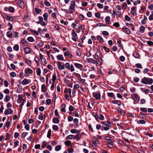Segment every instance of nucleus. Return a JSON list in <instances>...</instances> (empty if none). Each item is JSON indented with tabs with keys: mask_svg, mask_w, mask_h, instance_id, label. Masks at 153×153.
Returning a JSON list of instances; mask_svg holds the SVG:
<instances>
[{
	"mask_svg": "<svg viewBox=\"0 0 153 153\" xmlns=\"http://www.w3.org/2000/svg\"><path fill=\"white\" fill-rule=\"evenodd\" d=\"M141 82L144 84H152L153 80L151 78L144 77L142 79Z\"/></svg>",
	"mask_w": 153,
	"mask_h": 153,
	"instance_id": "1",
	"label": "nucleus"
},
{
	"mask_svg": "<svg viewBox=\"0 0 153 153\" xmlns=\"http://www.w3.org/2000/svg\"><path fill=\"white\" fill-rule=\"evenodd\" d=\"M72 39L74 41L76 42L78 39V37L76 33H75V31L74 30H72Z\"/></svg>",
	"mask_w": 153,
	"mask_h": 153,
	"instance_id": "2",
	"label": "nucleus"
},
{
	"mask_svg": "<svg viewBox=\"0 0 153 153\" xmlns=\"http://www.w3.org/2000/svg\"><path fill=\"white\" fill-rule=\"evenodd\" d=\"M57 64L58 65V68L59 70H61L65 68V65L63 64L62 65V62L58 61Z\"/></svg>",
	"mask_w": 153,
	"mask_h": 153,
	"instance_id": "3",
	"label": "nucleus"
},
{
	"mask_svg": "<svg viewBox=\"0 0 153 153\" xmlns=\"http://www.w3.org/2000/svg\"><path fill=\"white\" fill-rule=\"evenodd\" d=\"M132 97L136 102H139L140 98L138 97L137 94H132Z\"/></svg>",
	"mask_w": 153,
	"mask_h": 153,
	"instance_id": "4",
	"label": "nucleus"
},
{
	"mask_svg": "<svg viewBox=\"0 0 153 153\" xmlns=\"http://www.w3.org/2000/svg\"><path fill=\"white\" fill-rule=\"evenodd\" d=\"M75 6V2L74 1H71V5L70 6L69 10L72 11L74 9Z\"/></svg>",
	"mask_w": 153,
	"mask_h": 153,
	"instance_id": "5",
	"label": "nucleus"
},
{
	"mask_svg": "<svg viewBox=\"0 0 153 153\" xmlns=\"http://www.w3.org/2000/svg\"><path fill=\"white\" fill-rule=\"evenodd\" d=\"M13 111L11 108H9L6 109L5 112L4 114L6 115H8L10 114H11L13 113Z\"/></svg>",
	"mask_w": 153,
	"mask_h": 153,
	"instance_id": "6",
	"label": "nucleus"
},
{
	"mask_svg": "<svg viewBox=\"0 0 153 153\" xmlns=\"http://www.w3.org/2000/svg\"><path fill=\"white\" fill-rule=\"evenodd\" d=\"M123 32L127 34H129L131 33V31L129 29L126 27H123Z\"/></svg>",
	"mask_w": 153,
	"mask_h": 153,
	"instance_id": "7",
	"label": "nucleus"
},
{
	"mask_svg": "<svg viewBox=\"0 0 153 153\" xmlns=\"http://www.w3.org/2000/svg\"><path fill=\"white\" fill-rule=\"evenodd\" d=\"M93 97L96 99L99 100L100 99L101 95L100 94H96L94 93H93Z\"/></svg>",
	"mask_w": 153,
	"mask_h": 153,
	"instance_id": "8",
	"label": "nucleus"
},
{
	"mask_svg": "<svg viewBox=\"0 0 153 153\" xmlns=\"http://www.w3.org/2000/svg\"><path fill=\"white\" fill-rule=\"evenodd\" d=\"M86 60L87 61V62L88 63H92L93 64H95L96 63V61L94 60L93 59H86Z\"/></svg>",
	"mask_w": 153,
	"mask_h": 153,
	"instance_id": "9",
	"label": "nucleus"
},
{
	"mask_svg": "<svg viewBox=\"0 0 153 153\" xmlns=\"http://www.w3.org/2000/svg\"><path fill=\"white\" fill-rule=\"evenodd\" d=\"M17 3L22 7H24L25 6L24 2L22 0L19 1Z\"/></svg>",
	"mask_w": 153,
	"mask_h": 153,
	"instance_id": "10",
	"label": "nucleus"
},
{
	"mask_svg": "<svg viewBox=\"0 0 153 153\" xmlns=\"http://www.w3.org/2000/svg\"><path fill=\"white\" fill-rule=\"evenodd\" d=\"M24 51L26 54H28L31 52L30 48L28 47L24 48Z\"/></svg>",
	"mask_w": 153,
	"mask_h": 153,
	"instance_id": "11",
	"label": "nucleus"
},
{
	"mask_svg": "<svg viewBox=\"0 0 153 153\" xmlns=\"http://www.w3.org/2000/svg\"><path fill=\"white\" fill-rule=\"evenodd\" d=\"M111 102L113 104H117L119 106H120L121 104V102L118 100H113Z\"/></svg>",
	"mask_w": 153,
	"mask_h": 153,
	"instance_id": "12",
	"label": "nucleus"
},
{
	"mask_svg": "<svg viewBox=\"0 0 153 153\" xmlns=\"http://www.w3.org/2000/svg\"><path fill=\"white\" fill-rule=\"evenodd\" d=\"M74 65L77 68H79L80 70L82 69V65L81 64L78 63H75Z\"/></svg>",
	"mask_w": 153,
	"mask_h": 153,
	"instance_id": "13",
	"label": "nucleus"
},
{
	"mask_svg": "<svg viewBox=\"0 0 153 153\" xmlns=\"http://www.w3.org/2000/svg\"><path fill=\"white\" fill-rule=\"evenodd\" d=\"M18 100H17V102L19 103H20L22 102V101L23 100V98L22 95H19L18 96Z\"/></svg>",
	"mask_w": 153,
	"mask_h": 153,
	"instance_id": "14",
	"label": "nucleus"
},
{
	"mask_svg": "<svg viewBox=\"0 0 153 153\" xmlns=\"http://www.w3.org/2000/svg\"><path fill=\"white\" fill-rule=\"evenodd\" d=\"M109 127H111V126L109 125H108L106 126H102V128L101 130H103L105 131L108 130L109 129Z\"/></svg>",
	"mask_w": 153,
	"mask_h": 153,
	"instance_id": "15",
	"label": "nucleus"
},
{
	"mask_svg": "<svg viewBox=\"0 0 153 153\" xmlns=\"http://www.w3.org/2000/svg\"><path fill=\"white\" fill-rule=\"evenodd\" d=\"M57 59L59 60H64V58L62 55H59L57 56Z\"/></svg>",
	"mask_w": 153,
	"mask_h": 153,
	"instance_id": "16",
	"label": "nucleus"
},
{
	"mask_svg": "<svg viewBox=\"0 0 153 153\" xmlns=\"http://www.w3.org/2000/svg\"><path fill=\"white\" fill-rule=\"evenodd\" d=\"M36 23L37 24H40L42 25L45 26L46 25V24L43 21H38L36 22Z\"/></svg>",
	"mask_w": 153,
	"mask_h": 153,
	"instance_id": "17",
	"label": "nucleus"
},
{
	"mask_svg": "<svg viewBox=\"0 0 153 153\" xmlns=\"http://www.w3.org/2000/svg\"><path fill=\"white\" fill-rule=\"evenodd\" d=\"M7 36L9 38H11L12 37V32L10 31H8L7 33Z\"/></svg>",
	"mask_w": 153,
	"mask_h": 153,
	"instance_id": "18",
	"label": "nucleus"
},
{
	"mask_svg": "<svg viewBox=\"0 0 153 153\" xmlns=\"http://www.w3.org/2000/svg\"><path fill=\"white\" fill-rule=\"evenodd\" d=\"M137 123L138 124H145L146 121L144 120H139L137 121Z\"/></svg>",
	"mask_w": 153,
	"mask_h": 153,
	"instance_id": "19",
	"label": "nucleus"
},
{
	"mask_svg": "<svg viewBox=\"0 0 153 153\" xmlns=\"http://www.w3.org/2000/svg\"><path fill=\"white\" fill-rule=\"evenodd\" d=\"M29 81V80H27V79H25L23 80L22 83L23 84L26 85L28 83H30V82H28V81Z\"/></svg>",
	"mask_w": 153,
	"mask_h": 153,
	"instance_id": "20",
	"label": "nucleus"
},
{
	"mask_svg": "<svg viewBox=\"0 0 153 153\" xmlns=\"http://www.w3.org/2000/svg\"><path fill=\"white\" fill-rule=\"evenodd\" d=\"M105 21L107 24L109 23L110 21V17L109 16H107L105 18Z\"/></svg>",
	"mask_w": 153,
	"mask_h": 153,
	"instance_id": "21",
	"label": "nucleus"
},
{
	"mask_svg": "<svg viewBox=\"0 0 153 153\" xmlns=\"http://www.w3.org/2000/svg\"><path fill=\"white\" fill-rule=\"evenodd\" d=\"M53 122L55 123H58L59 122V120L57 118H54L53 120Z\"/></svg>",
	"mask_w": 153,
	"mask_h": 153,
	"instance_id": "22",
	"label": "nucleus"
},
{
	"mask_svg": "<svg viewBox=\"0 0 153 153\" xmlns=\"http://www.w3.org/2000/svg\"><path fill=\"white\" fill-rule=\"evenodd\" d=\"M97 39L101 42H102L103 41V40L102 38L100 36H97Z\"/></svg>",
	"mask_w": 153,
	"mask_h": 153,
	"instance_id": "23",
	"label": "nucleus"
},
{
	"mask_svg": "<svg viewBox=\"0 0 153 153\" xmlns=\"http://www.w3.org/2000/svg\"><path fill=\"white\" fill-rule=\"evenodd\" d=\"M76 54L77 56H81L82 53L80 52V49L79 48H78L76 51Z\"/></svg>",
	"mask_w": 153,
	"mask_h": 153,
	"instance_id": "24",
	"label": "nucleus"
},
{
	"mask_svg": "<svg viewBox=\"0 0 153 153\" xmlns=\"http://www.w3.org/2000/svg\"><path fill=\"white\" fill-rule=\"evenodd\" d=\"M10 96L9 95H6V96L5 97L4 100L6 102H7L10 100Z\"/></svg>",
	"mask_w": 153,
	"mask_h": 153,
	"instance_id": "25",
	"label": "nucleus"
},
{
	"mask_svg": "<svg viewBox=\"0 0 153 153\" xmlns=\"http://www.w3.org/2000/svg\"><path fill=\"white\" fill-rule=\"evenodd\" d=\"M6 19L7 20H9L10 21H12L13 20V17L8 16H6Z\"/></svg>",
	"mask_w": 153,
	"mask_h": 153,
	"instance_id": "26",
	"label": "nucleus"
},
{
	"mask_svg": "<svg viewBox=\"0 0 153 153\" xmlns=\"http://www.w3.org/2000/svg\"><path fill=\"white\" fill-rule=\"evenodd\" d=\"M13 49L16 51H18L19 49V46L17 44L15 45L13 47Z\"/></svg>",
	"mask_w": 153,
	"mask_h": 153,
	"instance_id": "27",
	"label": "nucleus"
},
{
	"mask_svg": "<svg viewBox=\"0 0 153 153\" xmlns=\"http://www.w3.org/2000/svg\"><path fill=\"white\" fill-rule=\"evenodd\" d=\"M43 16L44 18V19L45 21H47L48 20V14L47 13H45L43 15Z\"/></svg>",
	"mask_w": 153,
	"mask_h": 153,
	"instance_id": "28",
	"label": "nucleus"
},
{
	"mask_svg": "<svg viewBox=\"0 0 153 153\" xmlns=\"http://www.w3.org/2000/svg\"><path fill=\"white\" fill-rule=\"evenodd\" d=\"M41 59L42 61V64L44 65H45L46 62L45 59L44 57H41Z\"/></svg>",
	"mask_w": 153,
	"mask_h": 153,
	"instance_id": "29",
	"label": "nucleus"
},
{
	"mask_svg": "<svg viewBox=\"0 0 153 153\" xmlns=\"http://www.w3.org/2000/svg\"><path fill=\"white\" fill-rule=\"evenodd\" d=\"M93 116L95 117L96 120L98 121V115L96 113H93Z\"/></svg>",
	"mask_w": 153,
	"mask_h": 153,
	"instance_id": "30",
	"label": "nucleus"
},
{
	"mask_svg": "<svg viewBox=\"0 0 153 153\" xmlns=\"http://www.w3.org/2000/svg\"><path fill=\"white\" fill-rule=\"evenodd\" d=\"M133 56L134 57H135L136 58H139V55L136 52L133 53Z\"/></svg>",
	"mask_w": 153,
	"mask_h": 153,
	"instance_id": "31",
	"label": "nucleus"
},
{
	"mask_svg": "<svg viewBox=\"0 0 153 153\" xmlns=\"http://www.w3.org/2000/svg\"><path fill=\"white\" fill-rule=\"evenodd\" d=\"M61 149V146L60 145H58L56 146L55 150L56 151H58L60 150Z\"/></svg>",
	"mask_w": 153,
	"mask_h": 153,
	"instance_id": "32",
	"label": "nucleus"
},
{
	"mask_svg": "<svg viewBox=\"0 0 153 153\" xmlns=\"http://www.w3.org/2000/svg\"><path fill=\"white\" fill-rule=\"evenodd\" d=\"M36 72L37 75L39 76L40 75L41 71L40 68H38L36 69Z\"/></svg>",
	"mask_w": 153,
	"mask_h": 153,
	"instance_id": "33",
	"label": "nucleus"
},
{
	"mask_svg": "<svg viewBox=\"0 0 153 153\" xmlns=\"http://www.w3.org/2000/svg\"><path fill=\"white\" fill-rule=\"evenodd\" d=\"M42 92H45L46 91L45 86L44 84L42 85Z\"/></svg>",
	"mask_w": 153,
	"mask_h": 153,
	"instance_id": "34",
	"label": "nucleus"
},
{
	"mask_svg": "<svg viewBox=\"0 0 153 153\" xmlns=\"http://www.w3.org/2000/svg\"><path fill=\"white\" fill-rule=\"evenodd\" d=\"M35 10L36 13L37 14L39 13L41 11V9H38L37 8H35Z\"/></svg>",
	"mask_w": 153,
	"mask_h": 153,
	"instance_id": "35",
	"label": "nucleus"
},
{
	"mask_svg": "<svg viewBox=\"0 0 153 153\" xmlns=\"http://www.w3.org/2000/svg\"><path fill=\"white\" fill-rule=\"evenodd\" d=\"M65 144L66 146H70L71 144V141L70 140H67L65 141Z\"/></svg>",
	"mask_w": 153,
	"mask_h": 153,
	"instance_id": "36",
	"label": "nucleus"
},
{
	"mask_svg": "<svg viewBox=\"0 0 153 153\" xmlns=\"http://www.w3.org/2000/svg\"><path fill=\"white\" fill-rule=\"evenodd\" d=\"M44 4L45 6L48 7H50L51 5V4L47 0L44 1Z\"/></svg>",
	"mask_w": 153,
	"mask_h": 153,
	"instance_id": "37",
	"label": "nucleus"
},
{
	"mask_svg": "<svg viewBox=\"0 0 153 153\" xmlns=\"http://www.w3.org/2000/svg\"><path fill=\"white\" fill-rule=\"evenodd\" d=\"M25 72L26 73L28 74L29 73H31L33 72V71L31 69H28L26 70Z\"/></svg>",
	"mask_w": 153,
	"mask_h": 153,
	"instance_id": "38",
	"label": "nucleus"
},
{
	"mask_svg": "<svg viewBox=\"0 0 153 153\" xmlns=\"http://www.w3.org/2000/svg\"><path fill=\"white\" fill-rule=\"evenodd\" d=\"M27 40L30 42H33L34 41V39L32 37H29L27 38Z\"/></svg>",
	"mask_w": 153,
	"mask_h": 153,
	"instance_id": "39",
	"label": "nucleus"
},
{
	"mask_svg": "<svg viewBox=\"0 0 153 153\" xmlns=\"http://www.w3.org/2000/svg\"><path fill=\"white\" fill-rule=\"evenodd\" d=\"M56 79V76L55 74H53L52 76V81L53 82V83H54Z\"/></svg>",
	"mask_w": 153,
	"mask_h": 153,
	"instance_id": "40",
	"label": "nucleus"
},
{
	"mask_svg": "<svg viewBox=\"0 0 153 153\" xmlns=\"http://www.w3.org/2000/svg\"><path fill=\"white\" fill-rule=\"evenodd\" d=\"M140 31L143 32L145 31V27L144 26H142L140 27Z\"/></svg>",
	"mask_w": 153,
	"mask_h": 153,
	"instance_id": "41",
	"label": "nucleus"
},
{
	"mask_svg": "<svg viewBox=\"0 0 153 153\" xmlns=\"http://www.w3.org/2000/svg\"><path fill=\"white\" fill-rule=\"evenodd\" d=\"M135 66L136 67L139 68H141L142 67V65L140 63L136 64L135 65Z\"/></svg>",
	"mask_w": 153,
	"mask_h": 153,
	"instance_id": "42",
	"label": "nucleus"
},
{
	"mask_svg": "<svg viewBox=\"0 0 153 153\" xmlns=\"http://www.w3.org/2000/svg\"><path fill=\"white\" fill-rule=\"evenodd\" d=\"M74 107L71 105L69 107V111H73L74 110Z\"/></svg>",
	"mask_w": 153,
	"mask_h": 153,
	"instance_id": "43",
	"label": "nucleus"
},
{
	"mask_svg": "<svg viewBox=\"0 0 153 153\" xmlns=\"http://www.w3.org/2000/svg\"><path fill=\"white\" fill-rule=\"evenodd\" d=\"M51 135V129L49 130L48 131V134H47V137L48 138H49L50 137Z\"/></svg>",
	"mask_w": 153,
	"mask_h": 153,
	"instance_id": "44",
	"label": "nucleus"
},
{
	"mask_svg": "<svg viewBox=\"0 0 153 153\" xmlns=\"http://www.w3.org/2000/svg\"><path fill=\"white\" fill-rule=\"evenodd\" d=\"M113 25L116 27H118L120 26V24L118 22H116L114 23Z\"/></svg>",
	"mask_w": 153,
	"mask_h": 153,
	"instance_id": "45",
	"label": "nucleus"
},
{
	"mask_svg": "<svg viewBox=\"0 0 153 153\" xmlns=\"http://www.w3.org/2000/svg\"><path fill=\"white\" fill-rule=\"evenodd\" d=\"M140 109L141 111H142L144 112H147V109L146 108H140Z\"/></svg>",
	"mask_w": 153,
	"mask_h": 153,
	"instance_id": "46",
	"label": "nucleus"
},
{
	"mask_svg": "<svg viewBox=\"0 0 153 153\" xmlns=\"http://www.w3.org/2000/svg\"><path fill=\"white\" fill-rule=\"evenodd\" d=\"M25 128L26 130L29 131L30 129V125L28 124H26L25 125Z\"/></svg>",
	"mask_w": 153,
	"mask_h": 153,
	"instance_id": "47",
	"label": "nucleus"
},
{
	"mask_svg": "<svg viewBox=\"0 0 153 153\" xmlns=\"http://www.w3.org/2000/svg\"><path fill=\"white\" fill-rule=\"evenodd\" d=\"M6 135L7 136V137L5 138V140H7L10 139V135L9 133H7L6 134Z\"/></svg>",
	"mask_w": 153,
	"mask_h": 153,
	"instance_id": "48",
	"label": "nucleus"
},
{
	"mask_svg": "<svg viewBox=\"0 0 153 153\" xmlns=\"http://www.w3.org/2000/svg\"><path fill=\"white\" fill-rule=\"evenodd\" d=\"M30 31L31 32H33L35 34H36V35H38L39 34V33L36 30L32 29H30Z\"/></svg>",
	"mask_w": 153,
	"mask_h": 153,
	"instance_id": "49",
	"label": "nucleus"
},
{
	"mask_svg": "<svg viewBox=\"0 0 153 153\" xmlns=\"http://www.w3.org/2000/svg\"><path fill=\"white\" fill-rule=\"evenodd\" d=\"M28 133L26 132H23L22 134V137L23 138H25V136L27 135Z\"/></svg>",
	"mask_w": 153,
	"mask_h": 153,
	"instance_id": "50",
	"label": "nucleus"
},
{
	"mask_svg": "<svg viewBox=\"0 0 153 153\" xmlns=\"http://www.w3.org/2000/svg\"><path fill=\"white\" fill-rule=\"evenodd\" d=\"M98 140L97 139V138H95V139H94L93 142V144L95 146V144H97L98 142Z\"/></svg>",
	"mask_w": 153,
	"mask_h": 153,
	"instance_id": "51",
	"label": "nucleus"
},
{
	"mask_svg": "<svg viewBox=\"0 0 153 153\" xmlns=\"http://www.w3.org/2000/svg\"><path fill=\"white\" fill-rule=\"evenodd\" d=\"M21 42L23 44L26 45L27 44V42L26 41L25 39H22L21 40Z\"/></svg>",
	"mask_w": 153,
	"mask_h": 153,
	"instance_id": "52",
	"label": "nucleus"
},
{
	"mask_svg": "<svg viewBox=\"0 0 153 153\" xmlns=\"http://www.w3.org/2000/svg\"><path fill=\"white\" fill-rule=\"evenodd\" d=\"M102 34L104 35L108 36L109 35L108 33L105 31H104L102 32Z\"/></svg>",
	"mask_w": 153,
	"mask_h": 153,
	"instance_id": "53",
	"label": "nucleus"
},
{
	"mask_svg": "<svg viewBox=\"0 0 153 153\" xmlns=\"http://www.w3.org/2000/svg\"><path fill=\"white\" fill-rule=\"evenodd\" d=\"M14 8L12 7H10L9 9V10L10 12H13L14 11Z\"/></svg>",
	"mask_w": 153,
	"mask_h": 153,
	"instance_id": "54",
	"label": "nucleus"
},
{
	"mask_svg": "<svg viewBox=\"0 0 153 153\" xmlns=\"http://www.w3.org/2000/svg\"><path fill=\"white\" fill-rule=\"evenodd\" d=\"M53 129L54 130L57 131L58 129V127L57 126L54 125L53 126Z\"/></svg>",
	"mask_w": 153,
	"mask_h": 153,
	"instance_id": "55",
	"label": "nucleus"
},
{
	"mask_svg": "<svg viewBox=\"0 0 153 153\" xmlns=\"http://www.w3.org/2000/svg\"><path fill=\"white\" fill-rule=\"evenodd\" d=\"M68 121L70 122L72 121L73 120V118L70 116L68 117Z\"/></svg>",
	"mask_w": 153,
	"mask_h": 153,
	"instance_id": "56",
	"label": "nucleus"
},
{
	"mask_svg": "<svg viewBox=\"0 0 153 153\" xmlns=\"http://www.w3.org/2000/svg\"><path fill=\"white\" fill-rule=\"evenodd\" d=\"M34 60L37 63H38V64H39V59L38 56H36L35 57L34 59Z\"/></svg>",
	"mask_w": 153,
	"mask_h": 153,
	"instance_id": "57",
	"label": "nucleus"
},
{
	"mask_svg": "<svg viewBox=\"0 0 153 153\" xmlns=\"http://www.w3.org/2000/svg\"><path fill=\"white\" fill-rule=\"evenodd\" d=\"M68 153H72L74 152V149L73 148H71L68 149Z\"/></svg>",
	"mask_w": 153,
	"mask_h": 153,
	"instance_id": "58",
	"label": "nucleus"
},
{
	"mask_svg": "<svg viewBox=\"0 0 153 153\" xmlns=\"http://www.w3.org/2000/svg\"><path fill=\"white\" fill-rule=\"evenodd\" d=\"M147 44L149 45H153V42L150 41H148L147 42Z\"/></svg>",
	"mask_w": 153,
	"mask_h": 153,
	"instance_id": "59",
	"label": "nucleus"
},
{
	"mask_svg": "<svg viewBox=\"0 0 153 153\" xmlns=\"http://www.w3.org/2000/svg\"><path fill=\"white\" fill-rule=\"evenodd\" d=\"M10 75L12 77H14L16 76V74L14 72H12L10 73Z\"/></svg>",
	"mask_w": 153,
	"mask_h": 153,
	"instance_id": "60",
	"label": "nucleus"
},
{
	"mask_svg": "<svg viewBox=\"0 0 153 153\" xmlns=\"http://www.w3.org/2000/svg\"><path fill=\"white\" fill-rule=\"evenodd\" d=\"M74 136L73 135H70L66 137V138L68 139H71L73 138V137Z\"/></svg>",
	"mask_w": 153,
	"mask_h": 153,
	"instance_id": "61",
	"label": "nucleus"
},
{
	"mask_svg": "<svg viewBox=\"0 0 153 153\" xmlns=\"http://www.w3.org/2000/svg\"><path fill=\"white\" fill-rule=\"evenodd\" d=\"M97 6L100 9H102L103 7V5L100 3H98L97 4Z\"/></svg>",
	"mask_w": 153,
	"mask_h": 153,
	"instance_id": "62",
	"label": "nucleus"
},
{
	"mask_svg": "<svg viewBox=\"0 0 153 153\" xmlns=\"http://www.w3.org/2000/svg\"><path fill=\"white\" fill-rule=\"evenodd\" d=\"M125 19L127 21H129L130 19L131 18L128 16L126 15L125 16Z\"/></svg>",
	"mask_w": 153,
	"mask_h": 153,
	"instance_id": "63",
	"label": "nucleus"
},
{
	"mask_svg": "<svg viewBox=\"0 0 153 153\" xmlns=\"http://www.w3.org/2000/svg\"><path fill=\"white\" fill-rule=\"evenodd\" d=\"M120 59L121 61L123 62H124V61L125 60V58L124 56H120Z\"/></svg>",
	"mask_w": 153,
	"mask_h": 153,
	"instance_id": "64",
	"label": "nucleus"
}]
</instances>
